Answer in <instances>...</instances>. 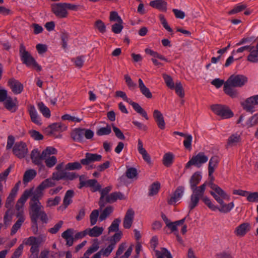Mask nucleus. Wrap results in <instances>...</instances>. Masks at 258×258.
<instances>
[{
	"label": "nucleus",
	"instance_id": "f257e3e1",
	"mask_svg": "<svg viewBox=\"0 0 258 258\" xmlns=\"http://www.w3.org/2000/svg\"><path fill=\"white\" fill-rule=\"evenodd\" d=\"M202 179V175L200 172H196L191 176L189 180L190 188L192 190V194L190 196V201L188 202V207L189 211L193 210L196 207L200 198L204 195L205 191V184H202L199 186L197 185Z\"/></svg>",
	"mask_w": 258,
	"mask_h": 258
},
{
	"label": "nucleus",
	"instance_id": "f03ea898",
	"mask_svg": "<svg viewBox=\"0 0 258 258\" xmlns=\"http://www.w3.org/2000/svg\"><path fill=\"white\" fill-rule=\"evenodd\" d=\"M248 78L242 75H232L225 82L223 90L224 92L232 98H237L239 93L235 87L241 88L247 83Z\"/></svg>",
	"mask_w": 258,
	"mask_h": 258
},
{
	"label": "nucleus",
	"instance_id": "7ed1b4c3",
	"mask_svg": "<svg viewBox=\"0 0 258 258\" xmlns=\"http://www.w3.org/2000/svg\"><path fill=\"white\" fill-rule=\"evenodd\" d=\"M102 159V156L97 154L86 153L85 158L78 162H70L65 166V169L68 170H79L82 168V165L89 166L92 162L100 161Z\"/></svg>",
	"mask_w": 258,
	"mask_h": 258
},
{
	"label": "nucleus",
	"instance_id": "20e7f679",
	"mask_svg": "<svg viewBox=\"0 0 258 258\" xmlns=\"http://www.w3.org/2000/svg\"><path fill=\"white\" fill-rule=\"evenodd\" d=\"M57 152V150L52 147H47L42 153L37 149H35L32 151L30 157L34 164L44 167L42 164V160L48 156L56 154Z\"/></svg>",
	"mask_w": 258,
	"mask_h": 258
},
{
	"label": "nucleus",
	"instance_id": "39448f33",
	"mask_svg": "<svg viewBox=\"0 0 258 258\" xmlns=\"http://www.w3.org/2000/svg\"><path fill=\"white\" fill-rule=\"evenodd\" d=\"M42 197H40L39 195L35 193V195L32 197L29 202L30 205V215L32 222L37 225L38 219V214L43 209V206L41 205L39 200Z\"/></svg>",
	"mask_w": 258,
	"mask_h": 258
},
{
	"label": "nucleus",
	"instance_id": "423d86ee",
	"mask_svg": "<svg viewBox=\"0 0 258 258\" xmlns=\"http://www.w3.org/2000/svg\"><path fill=\"white\" fill-rule=\"evenodd\" d=\"M19 53L23 63L27 67L32 66L37 71H41V67L37 63L31 54L26 50L25 46L23 43H21L20 45Z\"/></svg>",
	"mask_w": 258,
	"mask_h": 258
},
{
	"label": "nucleus",
	"instance_id": "0eeeda50",
	"mask_svg": "<svg viewBox=\"0 0 258 258\" xmlns=\"http://www.w3.org/2000/svg\"><path fill=\"white\" fill-rule=\"evenodd\" d=\"M210 193L213 197L215 200L220 205V207L218 208L217 209V210H218L220 212L227 213L234 207L233 202H231L228 204H224L223 201L224 200H229V196L224 191V194L225 195H223V196L220 195L216 194V193L213 191H210Z\"/></svg>",
	"mask_w": 258,
	"mask_h": 258
},
{
	"label": "nucleus",
	"instance_id": "6e6552de",
	"mask_svg": "<svg viewBox=\"0 0 258 258\" xmlns=\"http://www.w3.org/2000/svg\"><path fill=\"white\" fill-rule=\"evenodd\" d=\"M212 110L223 119L229 118L233 116V113L228 107L220 104L213 105L211 106Z\"/></svg>",
	"mask_w": 258,
	"mask_h": 258
},
{
	"label": "nucleus",
	"instance_id": "1a4fd4ad",
	"mask_svg": "<svg viewBox=\"0 0 258 258\" xmlns=\"http://www.w3.org/2000/svg\"><path fill=\"white\" fill-rule=\"evenodd\" d=\"M208 160V157L204 152H200L197 155L193 156L189 161L186 164L185 168L188 169L194 165L200 168Z\"/></svg>",
	"mask_w": 258,
	"mask_h": 258
},
{
	"label": "nucleus",
	"instance_id": "9d476101",
	"mask_svg": "<svg viewBox=\"0 0 258 258\" xmlns=\"http://www.w3.org/2000/svg\"><path fill=\"white\" fill-rule=\"evenodd\" d=\"M242 108L246 112L252 113L255 111V106L258 105V95L250 96L240 102Z\"/></svg>",
	"mask_w": 258,
	"mask_h": 258
},
{
	"label": "nucleus",
	"instance_id": "9b49d317",
	"mask_svg": "<svg viewBox=\"0 0 258 258\" xmlns=\"http://www.w3.org/2000/svg\"><path fill=\"white\" fill-rule=\"evenodd\" d=\"M151 247L155 252L157 258H164L165 256L167 258H173L170 252L166 248H161V250L156 249L158 244V240L157 236H153L151 240Z\"/></svg>",
	"mask_w": 258,
	"mask_h": 258
},
{
	"label": "nucleus",
	"instance_id": "f8f14e48",
	"mask_svg": "<svg viewBox=\"0 0 258 258\" xmlns=\"http://www.w3.org/2000/svg\"><path fill=\"white\" fill-rule=\"evenodd\" d=\"M51 8L52 13L56 17L62 19L68 17V12L66 10L64 3L53 4L51 5Z\"/></svg>",
	"mask_w": 258,
	"mask_h": 258
},
{
	"label": "nucleus",
	"instance_id": "ddd939ff",
	"mask_svg": "<svg viewBox=\"0 0 258 258\" xmlns=\"http://www.w3.org/2000/svg\"><path fill=\"white\" fill-rule=\"evenodd\" d=\"M13 152L19 158H24L28 153L26 144L23 142H16L13 148Z\"/></svg>",
	"mask_w": 258,
	"mask_h": 258
},
{
	"label": "nucleus",
	"instance_id": "4468645a",
	"mask_svg": "<svg viewBox=\"0 0 258 258\" xmlns=\"http://www.w3.org/2000/svg\"><path fill=\"white\" fill-rule=\"evenodd\" d=\"M213 173L214 172L208 171V180L205 181L204 183V184H205V188L207 186H209L211 189H213V191L215 192L216 194L220 195L223 196V195H225L224 194V190L220 187L214 183L215 177L213 175Z\"/></svg>",
	"mask_w": 258,
	"mask_h": 258
},
{
	"label": "nucleus",
	"instance_id": "2eb2a0df",
	"mask_svg": "<svg viewBox=\"0 0 258 258\" xmlns=\"http://www.w3.org/2000/svg\"><path fill=\"white\" fill-rule=\"evenodd\" d=\"M56 185L55 181L50 177L43 180L36 188L35 193L40 197H43V191L47 188L53 187Z\"/></svg>",
	"mask_w": 258,
	"mask_h": 258
},
{
	"label": "nucleus",
	"instance_id": "dca6fc26",
	"mask_svg": "<svg viewBox=\"0 0 258 258\" xmlns=\"http://www.w3.org/2000/svg\"><path fill=\"white\" fill-rule=\"evenodd\" d=\"M12 92L15 94H20L23 90V85L19 81L11 78L8 82Z\"/></svg>",
	"mask_w": 258,
	"mask_h": 258
},
{
	"label": "nucleus",
	"instance_id": "f3484780",
	"mask_svg": "<svg viewBox=\"0 0 258 258\" xmlns=\"http://www.w3.org/2000/svg\"><path fill=\"white\" fill-rule=\"evenodd\" d=\"M134 216V211L132 208L128 209L123 219V225L124 228L129 229L131 228L133 222Z\"/></svg>",
	"mask_w": 258,
	"mask_h": 258
},
{
	"label": "nucleus",
	"instance_id": "a211bd4d",
	"mask_svg": "<svg viewBox=\"0 0 258 258\" xmlns=\"http://www.w3.org/2000/svg\"><path fill=\"white\" fill-rule=\"evenodd\" d=\"M45 240V238L41 236L38 237L30 236L23 241V244L26 245L36 246L40 245Z\"/></svg>",
	"mask_w": 258,
	"mask_h": 258
},
{
	"label": "nucleus",
	"instance_id": "6ab92c4d",
	"mask_svg": "<svg viewBox=\"0 0 258 258\" xmlns=\"http://www.w3.org/2000/svg\"><path fill=\"white\" fill-rule=\"evenodd\" d=\"M184 188L182 186H179L175 190L173 195L168 200L169 205H173L178 201L182 196Z\"/></svg>",
	"mask_w": 258,
	"mask_h": 258
},
{
	"label": "nucleus",
	"instance_id": "aec40b11",
	"mask_svg": "<svg viewBox=\"0 0 258 258\" xmlns=\"http://www.w3.org/2000/svg\"><path fill=\"white\" fill-rule=\"evenodd\" d=\"M153 116L158 126L161 130H164L165 127V122L162 113L158 110H154Z\"/></svg>",
	"mask_w": 258,
	"mask_h": 258
},
{
	"label": "nucleus",
	"instance_id": "412c9836",
	"mask_svg": "<svg viewBox=\"0 0 258 258\" xmlns=\"http://www.w3.org/2000/svg\"><path fill=\"white\" fill-rule=\"evenodd\" d=\"M250 229V225L249 223H243L236 228L234 233L237 236L242 237L244 236Z\"/></svg>",
	"mask_w": 258,
	"mask_h": 258
},
{
	"label": "nucleus",
	"instance_id": "4be33fe9",
	"mask_svg": "<svg viewBox=\"0 0 258 258\" xmlns=\"http://www.w3.org/2000/svg\"><path fill=\"white\" fill-rule=\"evenodd\" d=\"M28 112L30 116L31 121L37 125H41V120L33 105L30 104L28 106Z\"/></svg>",
	"mask_w": 258,
	"mask_h": 258
},
{
	"label": "nucleus",
	"instance_id": "5701e85b",
	"mask_svg": "<svg viewBox=\"0 0 258 258\" xmlns=\"http://www.w3.org/2000/svg\"><path fill=\"white\" fill-rule=\"evenodd\" d=\"M167 3L164 0H155L150 2V6L163 12H166Z\"/></svg>",
	"mask_w": 258,
	"mask_h": 258
},
{
	"label": "nucleus",
	"instance_id": "b1692460",
	"mask_svg": "<svg viewBox=\"0 0 258 258\" xmlns=\"http://www.w3.org/2000/svg\"><path fill=\"white\" fill-rule=\"evenodd\" d=\"M125 196L120 192H112L106 197V202L108 203H113L117 200H124Z\"/></svg>",
	"mask_w": 258,
	"mask_h": 258
},
{
	"label": "nucleus",
	"instance_id": "393cba45",
	"mask_svg": "<svg viewBox=\"0 0 258 258\" xmlns=\"http://www.w3.org/2000/svg\"><path fill=\"white\" fill-rule=\"evenodd\" d=\"M17 217L19 218L17 222L12 226L11 234L12 235L15 234L18 230L21 227L22 223L25 220V217L22 212H18L17 214Z\"/></svg>",
	"mask_w": 258,
	"mask_h": 258
},
{
	"label": "nucleus",
	"instance_id": "a878e982",
	"mask_svg": "<svg viewBox=\"0 0 258 258\" xmlns=\"http://www.w3.org/2000/svg\"><path fill=\"white\" fill-rule=\"evenodd\" d=\"M241 140V136L238 133L231 135L227 142V148L236 146Z\"/></svg>",
	"mask_w": 258,
	"mask_h": 258
},
{
	"label": "nucleus",
	"instance_id": "bb28decb",
	"mask_svg": "<svg viewBox=\"0 0 258 258\" xmlns=\"http://www.w3.org/2000/svg\"><path fill=\"white\" fill-rule=\"evenodd\" d=\"M83 128H77L74 129L71 134V138L74 141L82 142L83 140Z\"/></svg>",
	"mask_w": 258,
	"mask_h": 258
},
{
	"label": "nucleus",
	"instance_id": "cd10ccee",
	"mask_svg": "<svg viewBox=\"0 0 258 258\" xmlns=\"http://www.w3.org/2000/svg\"><path fill=\"white\" fill-rule=\"evenodd\" d=\"M88 234L93 237H97L101 235L103 233L104 229L103 227L94 226L92 228L86 229Z\"/></svg>",
	"mask_w": 258,
	"mask_h": 258
},
{
	"label": "nucleus",
	"instance_id": "c85d7f7f",
	"mask_svg": "<svg viewBox=\"0 0 258 258\" xmlns=\"http://www.w3.org/2000/svg\"><path fill=\"white\" fill-rule=\"evenodd\" d=\"M37 175L36 171L34 169H29L25 171L23 181L24 184L27 183L34 179Z\"/></svg>",
	"mask_w": 258,
	"mask_h": 258
},
{
	"label": "nucleus",
	"instance_id": "c756f323",
	"mask_svg": "<svg viewBox=\"0 0 258 258\" xmlns=\"http://www.w3.org/2000/svg\"><path fill=\"white\" fill-rule=\"evenodd\" d=\"M129 104L133 106V108L137 112L141 114L146 120L149 119V117L148 116L146 111L144 110V109L138 103L134 102L132 100H131Z\"/></svg>",
	"mask_w": 258,
	"mask_h": 258
},
{
	"label": "nucleus",
	"instance_id": "7c9ffc66",
	"mask_svg": "<svg viewBox=\"0 0 258 258\" xmlns=\"http://www.w3.org/2000/svg\"><path fill=\"white\" fill-rule=\"evenodd\" d=\"M138 82L139 87L142 94L147 98H151L152 97V93L149 88L146 87L142 80L141 79H139Z\"/></svg>",
	"mask_w": 258,
	"mask_h": 258
},
{
	"label": "nucleus",
	"instance_id": "2f4dec72",
	"mask_svg": "<svg viewBox=\"0 0 258 258\" xmlns=\"http://www.w3.org/2000/svg\"><path fill=\"white\" fill-rule=\"evenodd\" d=\"M16 189L11 190L10 194L6 200L5 207L9 210H10L13 206L14 201L17 195V194H16Z\"/></svg>",
	"mask_w": 258,
	"mask_h": 258
},
{
	"label": "nucleus",
	"instance_id": "473e14b6",
	"mask_svg": "<svg viewBox=\"0 0 258 258\" xmlns=\"http://www.w3.org/2000/svg\"><path fill=\"white\" fill-rule=\"evenodd\" d=\"M219 161V158L217 156H212L209 160L208 171L214 172L215 169L218 167Z\"/></svg>",
	"mask_w": 258,
	"mask_h": 258
},
{
	"label": "nucleus",
	"instance_id": "72a5a7b5",
	"mask_svg": "<svg viewBox=\"0 0 258 258\" xmlns=\"http://www.w3.org/2000/svg\"><path fill=\"white\" fill-rule=\"evenodd\" d=\"M74 196V191L73 190H68L67 191L63 200V205L66 208L70 204L72 203V198Z\"/></svg>",
	"mask_w": 258,
	"mask_h": 258
},
{
	"label": "nucleus",
	"instance_id": "f704fd0d",
	"mask_svg": "<svg viewBox=\"0 0 258 258\" xmlns=\"http://www.w3.org/2000/svg\"><path fill=\"white\" fill-rule=\"evenodd\" d=\"M174 155L170 152L165 154L163 156L162 162L166 167H170L173 163Z\"/></svg>",
	"mask_w": 258,
	"mask_h": 258
},
{
	"label": "nucleus",
	"instance_id": "c9c22d12",
	"mask_svg": "<svg viewBox=\"0 0 258 258\" xmlns=\"http://www.w3.org/2000/svg\"><path fill=\"white\" fill-rule=\"evenodd\" d=\"M247 60L252 62H258V49L255 47L251 49L247 56Z\"/></svg>",
	"mask_w": 258,
	"mask_h": 258
},
{
	"label": "nucleus",
	"instance_id": "e433bc0d",
	"mask_svg": "<svg viewBox=\"0 0 258 258\" xmlns=\"http://www.w3.org/2000/svg\"><path fill=\"white\" fill-rule=\"evenodd\" d=\"M258 124V113L254 114L253 115L249 118L246 121L244 126L247 128L251 127Z\"/></svg>",
	"mask_w": 258,
	"mask_h": 258
},
{
	"label": "nucleus",
	"instance_id": "4c0bfd02",
	"mask_svg": "<svg viewBox=\"0 0 258 258\" xmlns=\"http://www.w3.org/2000/svg\"><path fill=\"white\" fill-rule=\"evenodd\" d=\"M44 159L45 160L46 166L49 168L54 166L57 163V158L54 156H48L46 158H44Z\"/></svg>",
	"mask_w": 258,
	"mask_h": 258
},
{
	"label": "nucleus",
	"instance_id": "58836bf2",
	"mask_svg": "<svg viewBox=\"0 0 258 258\" xmlns=\"http://www.w3.org/2000/svg\"><path fill=\"white\" fill-rule=\"evenodd\" d=\"M111 132V126L108 124H106L105 127L99 128L96 132V134L98 136L108 135Z\"/></svg>",
	"mask_w": 258,
	"mask_h": 258
},
{
	"label": "nucleus",
	"instance_id": "ea45409f",
	"mask_svg": "<svg viewBox=\"0 0 258 258\" xmlns=\"http://www.w3.org/2000/svg\"><path fill=\"white\" fill-rule=\"evenodd\" d=\"M121 222V220L119 218L115 219L112 222L111 225L108 227V233L113 232H118L119 231V225Z\"/></svg>",
	"mask_w": 258,
	"mask_h": 258
},
{
	"label": "nucleus",
	"instance_id": "a19ab883",
	"mask_svg": "<svg viewBox=\"0 0 258 258\" xmlns=\"http://www.w3.org/2000/svg\"><path fill=\"white\" fill-rule=\"evenodd\" d=\"M113 207L112 206H108L105 208L101 212L99 220L101 221L104 220L112 212H113Z\"/></svg>",
	"mask_w": 258,
	"mask_h": 258
},
{
	"label": "nucleus",
	"instance_id": "79ce46f5",
	"mask_svg": "<svg viewBox=\"0 0 258 258\" xmlns=\"http://www.w3.org/2000/svg\"><path fill=\"white\" fill-rule=\"evenodd\" d=\"M38 107L42 114L46 117H49L50 116V111L49 108L46 107L43 103L39 102L38 103Z\"/></svg>",
	"mask_w": 258,
	"mask_h": 258
},
{
	"label": "nucleus",
	"instance_id": "37998d69",
	"mask_svg": "<svg viewBox=\"0 0 258 258\" xmlns=\"http://www.w3.org/2000/svg\"><path fill=\"white\" fill-rule=\"evenodd\" d=\"M160 188V184L159 182H154L151 184L150 187L149 196H153L157 194Z\"/></svg>",
	"mask_w": 258,
	"mask_h": 258
},
{
	"label": "nucleus",
	"instance_id": "c03bdc74",
	"mask_svg": "<svg viewBox=\"0 0 258 258\" xmlns=\"http://www.w3.org/2000/svg\"><path fill=\"white\" fill-rule=\"evenodd\" d=\"M32 194V189H27L25 190L20 198L18 200V203L24 205L28 198L31 196Z\"/></svg>",
	"mask_w": 258,
	"mask_h": 258
},
{
	"label": "nucleus",
	"instance_id": "a18cd8bd",
	"mask_svg": "<svg viewBox=\"0 0 258 258\" xmlns=\"http://www.w3.org/2000/svg\"><path fill=\"white\" fill-rule=\"evenodd\" d=\"M16 98L13 100L11 97H9L5 101L4 104L5 107L9 110L12 111L14 106H16Z\"/></svg>",
	"mask_w": 258,
	"mask_h": 258
},
{
	"label": "nucleus",
	"instance_id": "49530a36",
	"mask_svg": "<svg viewBox=\"0 0 258 258\" xmlns=\"http://www.w3.org/2000/svg\"><path fill=\"white\" fill-rule=\"evenodd\" d=\"M62 179L72 180L78 177V175L74 172H69L62 170Z\"/></svg>",
	"mask_w": 258,
	"mask_h": 258
},
{
	"label": "nucleus",
	"instance_id": "de8ad7c7",
	"mask_svg": "<svg viewBox=\"0 0 258 258\" xmlns=\"http://www.w3.org/2000/svg\"><path fill=\"white\" fill-rule=\"evenodd\" d=\"M203 202L212 211H215L217 210L218 207L216 206H215L212 202H211V200L208 198L207 197H204V195L200 198Z\"/></svg>",
	"mask_w": 258,
	"mask_h": 258
},
{
	"label": "nucleus",
	"instance_id": "09e8293b",
	"mask_svg": "<svg viewBox=\"0 0 258 258\" xmlns=\"http://www.w3.org/2000/svg\"><path fill=\"white\" fill-rule=\"evenodd\" d=\"M122 233L121 231L116 232L110 239V244L115 247L117 242L120 240Z\"/></svg>",
	"mask_w": 258,
	"mask_h": 258
},
{
	"label": "nucleus",
	"instance_id": "8fccbe9b",
	"mask_svg": "<svg viewBox=\"0 0 258 258\" xmlns=\"http://www.w3.org/2000/svg\"><path fill=\"white\" fill-rule=\"evenodd\" d=\"M61 200L60 197L56 196L54 199L49 198L46 202V207H50L58 205Z\"/></svg>",
	"mask_w": 258,
	"mask_h": 258
},
{
	"label": "nucleus",
	"instance_id": "3c124183",
	"mask_svg": "<svg viewBox=\"0 0 258 258\" xmlns=\"http://www.w3.org/2000/svg\"><path fill=\"white\" fill-rule=\"evenodd\" d=\"M126 176L129 179L136 178L138 175L137 170L135 168L130 167L127 168L125 172Z\"/></svg>",
	"mask_w": 258,
	"mask_h": 258
},
{
	"label": "nucleus",
	"instance_id": "603ef678",
	"mask_svg": "<svg viewBox=\"0 0 258 258\" xmlns=\"http://www.w3.org/2000/svg\"><path fill=\"white\" fill-rule=\"evenodd\" d=\"M176 94L181 98L184 96V92L180 82H177L174 86V88Z\"/></svg>",
	"mask_w": 258,
	"mask_h": 258
},
{
	"label": "nucleus",
	"instance_id": "864d4df0",
	"mask_svg": "<svg viewBox=\"0 0 258 258\" xmlns=\"http://www.w3.org/2000/svg\"><path fill=\"white\" fill-rule=\"evenodd\" d=\"M87 186L94 187L93 191L99 190L101 187L96 179H89L87 181Z\"/></svg>",
	"mask_w": 258,
	"mask_h": 258
},
{
	"label": "nucleus",
	"instance_id": "5fc2aeb1",
	"mask_svg": "<svg viewBox=\"0 0 258 258\" xmlns=\"http://www.w3.org/2000/svg\"><path fill=\"white\" fill-rule=\"evenodd\" d=\"M99 210H94L90 215V224L92 226L94 225L97 221L99 216Z\"/></svg>",
	"mask_w": 258,
	"mask_h": 258
},
{
	"label": "nucleus",
	"instance_id": "6e6d98bb",
	"mask_svg": "<svg viewBox=\"0 0 258 258\" xmlns=\"http://www.w3.org/2000/svg\"><path fill=\"white\" fill-rule=\"evenodd\" d=\"M163 77L166 85L171 89L174 88V84L172 78L165 74H163Z\"/></svg>",
	"mask_w": 258,
	"mask_h": 258
},
{
	"label": "nucleus",
	"instance_id": "4d7b16f0",
	"mask_svg": "<svg viewBox=\"0 0 258 258\" xmlns=\"http://www.w3.org/2000/svg\"><path fill=\"white\" fill-rule=\"evenodd\" d=\"M95 26L100 33H104L106 32L105 25L101 20H97L95 22Z\"/></svg>",
	"mask_w": 258,
	"mask_h": 258
},
{
	"label": "nucleus",
	"instance_id": "13d9d810",
	"mask_svg": "<svg viewBox=\"0 0 258 258\" xmlns=\"http://www.w3.org/2000/svg\"><path fill=\"white\" fill-rule=\"evenodd\" d=\"M124 79L130 89L134 90L136 88L137 84L132 81L131 78L128 75H124Z\"/></svg>",
	"mask_w": 258,
	"mask_h": 258
},
{
	"label": "nucleus",
	"instance_id": "bf43d9fd",
	"mask_svg": "<svg viewBox=\"0 0 258 258\" xmlns=\"http://www.w3.org/2000/svg\"><path fill=\"white\" fill-rule=\"evenodd\" d=\"M60 38L62 41V46L63 48L67 47V42L69 38V34L64 30L61 31Z\"/></svg>",
	"mask_w": 258,
	"mask_h": 258
},
{
	"label": "nucleus",
	"instance_id": "052dcab7",
	"mask_svg": "<svg viewBox=\"0 0 258 258\" xmlns=\"http://www.w3.org/2000/svg\"><path fill=\"white\" fill-rule=\"evenodd\" d=\"M247 8L245 4L239 5L236 6L232 10L229 12V15H232L241 12Z\"/></svg>",
	"mask_w": 258,
	"mask_h": 258
},
{
	"label": "nucleus",
	"instance_id": "680f3d73",
	"mask_svg": "<svg viewBox=\"0 0 258 258\" xmlns=\"http://www.w3.org/2000/svg\"><path fill=\"white\" fill-rule=\"evenodd\" d=\"M109 19L110 21H116L119 23H123L122 20L116 12L113 11L110 12Z\"/></svg>",
	"mask_w": 258,
	"mask_h": 258
},
{
	"label": "nucleus",
	"instance_id": "e2e57ef3",
	"mask_svg": "<svg viewBox=\"0 0 258 258\" xmlns=\"http://www.w3.org/2000/svg\"><path fill=\"white\" fill-rule=\"evenodd\" d=\"M39 246L40 245L31 246L30 249L31 254L30 255L29 258H38Z\"/></svg>",
	"mask_w": 258,
	"mask_h": 258
},
{
	"label": "nucleus",
	"instance_id": "0e129e2a",
	"mask_svg": "<svg viewBox=\"0 0 258 258\" xmlns=\"http://www.w3.org/2000/svg\"><path fill=\"white\" fill-rule=\"evenodd\" d=\"M63 223L62 221H58L53 227L50 228L48 231L52 234L56 233L62 227Z\"/></svg>",
	"mask_w": 258,
	"mask_h": 258
},
{
	"label": "nucleus",
	"instance_id": "69168bd1",
	"mask_svg": "<svg viewBox=\"0 0 258 258\" xmlns=\"http://www.w3.org/2000/svg\"><path fill=\"white\" fill-rule=\"evenodd\" d=\"M112 130L115 133V136L120 140H124L125 137L120 130L114 125L113 124H112Z\"/></svg>",
	"mask_w": 258,
	"mask_h": 258
},
{
	"label": "nucleus",
	"instance_id": "338daca9",
	"mask_svg": "<svg viewBox=\"0 0 258 258\" xmlns=\"http://www.w3.org/2000/svg\"><path fill=\"white\" fill-rule=\"evenodd\" d=\"M114 247V246L110 244L106 248L101 249L100 251L102 253L103 256H108L112 252Z\"/></svg>",
	"mask_w": 258,
	"mask_h": 258
},
{
	"label": "nucleus",
	"instance_id": "774afa93",
	"mask_svg": "<svg viewBox=\"0 0 258 258\" xmlns=\"http://www.w3.org/2000/svg\"><path fill=\"white\" fill-rule=\"evenodd\" d=\"M122 24V23H119L118 22L113 24L112 26V31L115 34L120 33L123 28Z\"/></svg>",
	"mask_w": 258,
	"mask_h": 258
}]
</instances>
